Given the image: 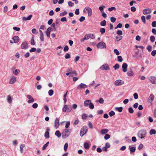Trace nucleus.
I'll return each instance as SVG.
<instances>
[{"mask_svg":"<svg viewBox=\"0 0 156 156\" xmlns=\"http://www.w3.org/2000/svg\"><path fill=\"white\" fill-rule=\"evenodd\" d=\"M71 132V129H65L62 132V137L63 139H66L69 136Z\"/></svg>","mask_w":156,"mask_h":156,"instance_id":"nucleus-1","label":"nucleus"},{"mask_svg":"<svg viewBox=\"0 0 156 156\" xmlns=\"http://www.w3.org/2000/svg\"><path fill=\"white\" fill-rule=\"evenodd\" d=\"M147 134V132L145 130L142 129L139 131L137 133V136L140 139H144Z\"/></svg>","mask_w":156,"mask_h":156,"instance_id":"nucleus-2","label":"nucleus"},{"mask_svg":"<svg viewBox=\"0 0 156 156\" xmlns=\"http://www.w3.org/2000/svg\"><path fill=\"white\" fill-rule=\"evenodd\" d=\"M88 130V128L86 126H83L81 129L80 135L81 136H83Z\"/></svg>","mask_w":156,"mask_h":156,"instance_id":"nucleus-3","label":"nucleus"},{"mask_svg":"<svg viewBox=\"0 0 156 156\" xmlns=\"http://www.w3.org/2000/svg\"><path fill=\"white\" fill-rule=\"evenodd\" d=\"M72 110L71 106L70 105H65L64 107L63 108L62 111L63 112H70Z\"/></svg>","mask_w":156,"mask_h":156,"instance_id":"nucleus-4","label":"nucleus"},{"mask_svg":"<svg viewBox=\"0 0 156 156\" xmlns=\"http://www.w3.org/2000/svg\"><path fill=\"white\" fill-rule=\"evenodd\" d=\"M87 11L88 12V16L90 17L92 15V10L91 8L89 7H85L83 9V12L84 13H86Z\"/></svg>","mask_w":156,"mask_h":156,"instance_id":"nucleus-5","label":"nucleus"},{"mask_svg":"<svg viewBox=\"0 0 156 156\" xmlns=\"http://www.w3.org/2000/svg\"><path fill=\"white\" fill-rule=\"evenodd\" d=\"M96 46L98 48H106V45L104 42L102 41L98 43Z\"/></svg>","mask_w":156,"mask_h":156,"instance_id":"nucleus-6","label":"nucleus"},{"mask_svg":"<svg viewBox=\"0 0 156 156\" xmlns=\"http://www.w3.org/2000/svg\"><path fill=\"white\" fill-rule=\"evenodd\" d=\"M100 69L102 70H108L110 69V68L108 64L107 63L105 64L100 67Z\"/></svg>","mask_w":156,"mask_h":156,"instance_id":"nucleus-7","label":"nucleus"},{"mask_svg":"<svg viewBox=\"0 0 156 156\" xmlns=\"http://www.w3.org/2000/svg\"><path fill=\"white\" fill-rule=\"evenodd\" d=\"M12 39L13 41L12 40H10V42L11 43L13 44L14 43H18L20 40L18 36H14L12 38Z\"/></svg>","mask_w":156,"mask_h":156,"instance_id":"nucleus-8","label":"nucleus"},{"mask_svg":"<svg viewBox=\"0 0 156 156\" xmlns=\"http://www.w3.org/2000/svg\"><path fill=\"white\" fill-rule=\"evenodd\" d=\"M27 98L29 99L27 101V102L29 104L33 103L34 101V99L30 95H27Z\"/></svg>","mask_w":156,"mask_h":156,"instance_id":"nucleus-9","label":"nucleus"},{"mask_svg":"<svg viewBox=\"0 0 156 156\" xmlns=\"http://www.w3.org/2000/svg\"><path fill=\"white\" fill-rule=\"evenodd\" d=\"M149 80L153 84H156V77L154 76H151L149 77Z\"/></svg>","mask_w":156,"mask_h":156,"instance_id":"nucleus-10","label":"nucleus"},{"mask_svg":"<svg viewBox=\"0 0 156 156\" xmlns=\"http://www.w3.org/2000/svg\"><path fill=\"white\" fill-rule=\"evenodd\" d=\"M124 83V82L123 81L120 80H118L115 81L114 84L116 86H120L122 85Z\"/></svg>","mask_w":156,"mask_h":156,"instance_id":"nucleus-11","label":"nucleus"},{"mask_svg":"<svg viewBox=\"0 0 156 156\" xmlns=\"http://www.w3.org/2000/svg\"><path fill=\"white\" fill-rule=\"evenodd\" d=\"M16 77L14 76H13L10 79L9 83L12 84L14 83L16 81Z\"/></svg>","mask_w":156,"mask_h":156,"instance_id":"nucleus-12","label":"nucleus"},{"mask_svg":"<svg viewBox=\"0 0 156 156\" xmlns=\"http://www.w3.org/2000/svg\"><path fill=\"white\" fill-rule=\"evenodd\" d=\"M59 118H56L54 126L56 129L58 128L59 125Z\"/></svg>","mask_w":156,"mask_h":156,"instance_id":"nucleus-13","label":"nucleus"},{"mask_svg":"<svg viewBox=\"0 0 156 156\" xmlns=\"http://www.w3.org/2000/svg\"><path fill=\"white\" fill-rule=\"evenodd\" d=\"M151 9L148 8L147 9H145L143 10V13L144 15L147 14L151 13Z\"/></svg>","mask_w":156,"mask_h":156,"instance_id":"nucleus-14","label":"nucleus"},{"mask_svg":"<svg viewBox=\"0 0 156 156\" xmlns=\"http://www.w3.org/2000/svg\"><path fill=\"white\" fill-rule=\"evenodd\" d=\"M87 87V86L86 84L83 83H81L77 86V88L78 89H83L86 88Z\"/></svg>","mask_w":156,"mask_h":156,"instance_id":"nucleus-15","label":"nucleus"},{"mask_svg":"<svg viewBox=\"0 0 156 156\" xmlns=\"http://www.w3.org/2000/svg\"><path fill=\"white\" fill-rule=\"evenodd\" d=\"M154 96L153 94H150L147 99L148 102L152 104V102L154 100Z\"/></svg>","mask_w":156,"mask_h":156,"instance_id":"nucleus-16","label":"nucleus"},{"mask_svg":"<svg viewBox=\"0 0 156 156\" xmlns=\"http://www.w3.org/2000/svg\"><path fill=\"white\" fill-rule=\"evenodd\" d=\"M21 47L22 49H26L28 48V44L26 42H23L21 44Z\"/></svg>","mask_w":156,"mask_h":156,"instance_id":"nucleus-17","label":"nucleus"},{"mask_svg":"<svg viewBox=\"0 0 156 156\" xmlns=\"http://www.w3.org/2000/svg\"><path fill=\"white\" fill-rule=\"evenodd\" d=\"M127 67L128 65L127 63H124L122 64V67L123 72H126L127 70Z\"/></svg>","mask_w":156,"mask_h":156,"instance_id":"nucleus-18","label":"nucleus"},{"mask_svg":"<svg viewBox=\"0 0 156 156\" xmlns=\"http://www.w3.org/2000/svg\"><path fill=\"white\" fill-rule=\"evenodd\" d=\"M108 132V130L107 129H101L100 131V134L102 135L106 134Z\"/></svg>","mask_w":156,"mask_h":156,"instance_id":"nucleus-19","label":"nucleus"},{"mask_svg":"<svg viewBox=\"0 0 156 156\" xmlns=\"http://www.w3.org/2000/svg\"><path fill=\"white\" fill-rule=\"evenodd\" d=\"M51 30V28L50 27H48L46 31L47 36L48 37H50V32Z\"/></svg>","mask_w":156,"mask_h":156,"instance_id":"nucleus-20","label":"nucleus"},{"mask_svg":"<svg viewBox=\"0 0 156 156\" xmlns=\"http://www.w3.org/2000/svg\"><path fill=\"white\" fill-rule=\"evenodd\" d=\"M91 102L90 100H86L84 102V105L86 107L88 106Z\"/></svg>","mask_w":156,"mask_h":156,"instance_id":"nucleus-21","label":"nucleus"},{"mask_svg":"<svg viewBox=\"0 0 156 156\" xmlns=\"http://www.w3.org/2000/svg\"><path fill=\"white\" fill-rule=\"evenodd\" d=\"M32 17V15H30L27 18H26L25 17H23L22 18V20L23 21L30 20L31 19V17Z\"/></svg>","mask_w":156,"mask_h":156,"instance_id":"nucleus-22","label":"nucleus"},{"mask_svg":"<svg viewBox=\"0 0 156 156\" xmlns=\"http://www.w3.org/2000/svg\"><path fill=\"white\" fill-rule=\"evenodd\" d=\"M129 148L130 150V154L131 153H133L135 152L136 151V148L134 147H130V146H129Z\"/></svg>","mask_w":156,"mask_h":156,"instance_id":"nucleus-23","label":"nucleus"},{"mask_svg":"<svg viewBox=\"0 0 156 156\" xmlns=\"http://www.w3.org/2000/svg\"><path fill=\"white\" fill-rule=\"evenodd\" d=\"M84 147L85 149L88 150L89 149L90 145L88 143L86 142L84 144Z\"/></svg>","mask_w":156,"mask_h":156,"instance_id":"nucleus-24","label":"nucleus"},{"mask_svg":"<svg viewBox=\"0 0 156 156\" xmlns=\"http://www.w3.org/2000/svg\"><path fill=\"white\" fill-rule=\"evenodd\" d=\"M55 135L58 138L60 137L61 136V134L59 130H57L55 132Z\"/></svg>","mask_w":156,"mask_h":156,"instance_id":"nucleus-25","label":"nucleus"},{"mask_svg":"<svg viewBox=\"0 0 156 156\" xmlns=\"http://www.w3.org/2000/svg\"><path fill=\"white\" fill-rule=\"evenodd\" d=\"M8 102L9 103H11L12 102V97L10 95H8L7 96V99Z\"/></svg>","mask_w":156,"mask_h":156,"instance_id":"nucleus-26","label":"nucleus"},{"mask_svg":"<svg viewBox=\"0 0 156 156\" xmlns=\"http://www.w3.org/2000/svg\"><path fill=\"white\" fill-rule=\"evenodd\" d=\"M115 109L119 112H121L123 110V108L122 107H116Z\"/></svg>","mask_w":156,"mask_h":156,"instance_id":"nucleus-27","label":"nucleus"},{"mask_svg":"<svg viewBox=\"0 0 156 156\" xmlns=\"http://www.w3.org/2000/svg\"><path fill=\"white\" fill-rule=\"evenodd\" d=\"M20 72V70L19 69H16L14 71H13L12 72V73L14 74L15 75H17Z\"/></svg>","mask_w":156,"mask_h":156,"instance_id":"nucleus-28","label":"nucleus"},{"mask_svg":"<svg viewBox=\"0 0 156 156\" xmlns=\"http://www.w3.org/2000/svg\"><path fill=\"white\" fill-rule=\"evenodd\" d=\"M149 133L151 135L155 134L156 133V131L154 129H151L150 130Z\"/></svg>","mask_w":156,"mask_h":156,"instance_id":"nucleus-29","label":"nucleus"},{"mask_svg":"<svg viewBox=\"0 0 156 156\" xmlns=\"http://www.w3.org/2000/svg\"><path fill=\"white\" fill-rule=\"evenodd\" d=\"M100 25L102 26H105L106 25V21L104 20L100 22Z\"/></svg>","mask_w":156,"mask_h":156,"instance_id":"nucleus-30","label":"nucleus"},{"mask_svg":"<svg viewBox=\"0 0 156 156\" xmlns=\"http://www.w3.org/2000/svg\"><path fill=\"white\" fill-rule=\"evenodd\" d=\"M63 122H66V124L65 125V127L67 129L68 128L70 125V122L69 121H64Z\"/></svg>","mask_w":156,"mask_h":156,"instance_id":"nucleus-31","label":"nucleus"},{"mask_svg":"<svg viewBox=\"0 0 156 156\" xmlns=\"http://www.w3.org/2000/svg\"><path fill=\"white\" fill-rule=\"evenodd\" d=\"M44 136L46 138H48L49 137V132H45L44 133Z\"/></svg>","mask_w":156,"mask_h":156,"instance_id":"nucleus-32","label":"nucleus"},{"mask_svg":"<svg viewBox=\"0 0 156 156\" xmlns=\"http://www.w3.org/2000/svg\"><path fill=\"white\" fill-rule=\"evenodd\" d=\"M49 144V142H48L46 143V144H44L42 148V149L43 150H44L48 146V144Z\"/></svg>","mask_w":156,"mask_h":156,"instance_id":"nucleus-33","label":"nucleus"},{"mask_svg":"<svg viewBox=\"0 0 156 156\" xmlns=\"http://www.w3.org/2000/svg\"><path fill=\"white\" fill-rule=\"evenodd\" d=\"M123 60V59L121 56H119L117 57V61L119 62H121Z\"/></svg>","mask_w":156,"mask_h":156,"instance_id":"nucleus-34","label":"nucleus"},{"mask_svg":"<svg viewBox=\"0 0 156 156\" xmlns=\"http://www.w3.org/2000/svg\"><path fill=\"white\" fill-rule=\"evenodd\" d=\"M127 74L129 76H132L134 74L133 72L132 71H129L127 72Z\"/></svg>","mask_w":156,"mask_h":156,"instance_id":"nucleus-35","label":"nucleus"},{"mask_svg":"<svg viewBox=\"0 0 156 156\" xmlns=\"http://www.w3.org/2000/svg\"><path fill=\"white\" fill-rule=\"evenodd\" d=\"M110 137V136L108 134H106L104 136V139L105 140L108 139Z\"/></svg>","mask_w":156,"mask_h":156,"instance_id":"nucleus-36","label":"nucleus"},{"mask_svg":"<svg viewBox=\"0 0 156 156\" xmlns=\"http://www.w3.org/2000/svg\"><path fill=\"white\" fill-rule=\"evenodd\" d=\"M68 147V144L67 143H66L65 144L64 147V149L65 151H67Z\"/></svg>","mask_w":156,"mask_h":156,"instance_id":"nucleus-37","label":"nucleus"},{"mask_svg":"<svg viewBox=\"0 0 156 156\" xmlns=\"http://www.w3.org/2000/svg\"><path fill=\"white\" fill-rule=\"evenodd\" d=\"M122 37L121 36H117L116 37V39L117 41H119L122 39Z\"/></svg>","mask_w":156,"mask_h":156,"instance_id":"nucleus-38","label":"nucleus"},{"mask_svg":"<svg viewBox=\"0 0 156 156\" xmlns=\"http://www.w3.org/2000/svg\"><path fill=\"white\" fill-rule=\"evenodd\" d=\"M115 70H116L117 69L119 68V65L118 64H116L114 66H113Z\"/></svg>","mask_w":156,"mask_h":156,"instance_id":"nucleus-39","label":"nucleus"},{"mask_svg":"<svg viewBox=\"0 0 156 156\" xmlns=\"http://www.w3.org/2000/svg\"><path fill=\"white\" fill-rule=\"evenodd\" d=\"M141 19L142 21L144 24H145L146 23L145 17L144 16H142L141 17Z\"/></svg>","mask_w":156,"mask_h":156,"instance_id":"nucleus-40","label":"nucleus"},{"mask_svg":"<svg viewBox=\"0 0 156 156\" xmlns=\"http://www.w3.org/2000/svg\"><path fill=\"white\" fill-rule=\"evenodd\" d=\"M105 31V29L104 28H101L100 29V32L101 34H104Z\"/></svg>","mask_w":156,"mask_h":156,"instance_id":"nucleus-41","label":"nucleus"},{"mask_svg":"<svg viewBox=\"0 0 156 156\" xmlns=\"http://www.w3.org/2000/svg\"><path fill=\"white\" fill-rule=\"evenodd\" d=\"M89 106V108L91 109H93L94 108V105L92 103H91V102L90 103Z\"/></svg>","mask_w":156,"mask_h":156,"instance_id":"nucleus-42","label":"nucleus"},{"mask_svg":"<svg viewBox=\"0 0 156 156\" xmlns=\"http://www.w3.org/2000/svg\"><path fill=\"white\" fill-rule=\"evenodd\" d=\"M67 13V11H65L63 12H61L60 14V16H63L66 15Z\"/></svg>","mask_w":156,"mask_h":156,"instance_id":"nucleus-43","label":"nucleus"},{"mask_svg":"<svg viewBox=\"0 0 156 156\" xmlns=\"http://www.w3.org/2000/svg\"><path fill=\"white\" fill-rule=\"evenodd\" d=\"M152 47L150 45H148L146 49L149 52H150L151 51Z\"/></svg>","mask_w":156,"mask_h":156,"instance_id":"nucleus-44","label":"nucleus"},{"mask_svg":"<svg viewBox=\"0 0 156 156\" xmlns=\"http://www.w3.org/2000/svg\"><path fill=\"white\" fill-rule=\"evenodd\" d=\"M34 38L33 37L31 40L30 44L32 45H34L35 44Z\"/></svg>","mask_w":156,"mask_h":156,"instance_id":"nucleus-45","label":"nucleus"},{"mask_svg":"<svg viewBox=\"0 0 156 156\" xmlns=\"http://www.w3.org/2000/svg\"><path fill=\"white\" fill-rule=\"evenodd\" d=\"M25 145L23 144H21L20 145V151L21 153H22L23 152V147H25Z\"/></svg>","mask_w":156,"mask_h":156,"instance_id":"nucleus-46","label":"nucleus"},{"mask_svg":"<svg viewBox=\"0 0 156 156\" xmlns=\"http://www.w3.org/2000/svg\"><path fill=\"white\" fill-rule=\"evenodd\" d=\"M53 92H54V91L52 90V89L50 90H49L48 92L49 95L50 96H52L53 94Z\"/></svg>","mask_w":156,"mask_h":156,"instance_id":"nucleus-47","label":"nucleus"},{"mask_svg":"<svg viewBox=\"0 0 156 156\" xmlns=\"http://www.w3.org/2000/svg\"><path fill=\"white\" fill-rule=\"evenodd\" d=\"M155 40V37L153 36H151L150 37V41H151L153 42Z\"/></svg>","mask_w":156,"mask_h":156,"instance_id":"nucleus-48","label":"nucleus"},{"mask_svg":"<svg viewBox=\"0 0 156 156\" xmlns=\"http://www.w3.org/2000/svg\"><path fill=\"white\" fill-rule=\"evenodd\" d=\"M89 38L91 39H94L95 38V36L93 34H89Z\"/></svg>","mask_w":156,"mask_h":156,"instance_id":"nucleus-49","label":"nucleus"},{"mask_svg":"<svg viewBox=\"0 0 156 156\" xmlns=\"http://www.w3.org/2000/svg\"><path fill=\"white\" fill-rule=\"evenodd\" d=\"M114 52L116 54V55H118L120 54L119 52L117 49H114Z\"/></svg>","mask_w":156,"mask_h":156,"instance_id":"nucleus-50","label":"nucleus"},{"mask_svg":"<svg viewBox=\"0 0 156 156\" xmlns=\"http://www.w3.org/2000/svg\"><path fill=\"white\" fill-rule=\"evenodd\" d=\"M70 55L69 53H66L65 55V58L66 59H68L70 58Z\"/></svg>","mask_w":156,"mask_h":156,"instance_id":"nucleus-51","label":"nucleus"},{"mask_svg":"<svg viewBox=\"0 0 156 156\" xmlns=\"http://www.w3.org/2000/svg\"><path fill=\"white\" fill-rule=\"evenodd\" d=\"M108 114L110 116H112L115 115V112L113 111H111Z\"/></svg>","mask_w":156,"mask_h":156,"instance_id":"nucleus-52","label":"nucleus"},{"mask_svg":"<svg viewBox=\"0 0 156 156\" xmlns=\"http://www.w3.org/2000/svg\"><path fill=\"white\" fill-rule=\"evenodd\" d=\"M38 104L37 103H34L32 105V107L34 108H36L38 107Z\"/></svg>","mask_w":156,"mask_h":156,"instance_id":"nucleus-53","label":"nucleus"},{"mask_svg":"<svg viewBox=\"0 0 156 156\" xmlns=\"http://www.w3.org/2000/svg\"><path fill=\"white\" fill-rule=\"evenodd\" d=\"M151 54L152 56H155L156 54V50H154L152 51L151 52Z\"/></svg>","mask_w":156,"mask_h":156,"instance_id":"nucleus-54","label":"nucleus"},{"mask_svg":"<svg viewBox=\"0 0 156 156\" xmlns=\"http://www.w3.org/2000/svg\"><path fill=\"white\" fill-rule=\"evenodd\" d=\"M85 20V17L84 16H82L79 19V21L80 22H83Z\"/></svg>","mask_w":156,"mask_h":156,"instance_id":"nucleus-55","label":"nucleus"},{"mask_svg":"<svg viewBox=\"0 0 156 156\" xmlns=\"http://www.w3.org/2000/svg\"><path fill=\"white\" fill-rule=\"evenodd\" d=\"M104 99L102 98H101L99 100L98 102L100 104H102L104 103Z\"/></svg>","mask_w":156,"mask_h":156,"instance_id":"nucleus-56","label":"nucleus"},{"mask_svg":"<svg viewBox=\"0 0 156 156\" xmlns=\"http://www.w3.org/2000/svg\"><path fill=\"white\" fill-rule=\"evenodd\" d=\"M110 20L112 22L114 23L116 21V19L113 17H112L110 18Z\"/></svg>","mask_w":156,"mask_h":156,"instance_id":"nucleus-57","label":"nucleus"},{"mask_svg":"<svg viewBox=\"0 0 156 156\" xmlns=\"http://www.w3.org/2000/svg\"><path fill=\"white\" fill-rule=\"evenodd\" d=\"M13 29L17 31H19L20 30V27H14Z\"/></svg>","mask_w":156,"mask_h":156,"instance_id":"nucleus-58","label":"nucleus"},{"mask_svg":"<svg viewBox=\"0 0 156 156\" xmlns=\"http://www.w3.org/2000/svg\"><path fill=\"white\" fill-rule=\"evenodd\" d=\"M68 4L69 6L71 7H73L74 5V3L71 1L68 2Z\"/></svg>","mask_w":156,"mask_h":156,"instance_id":"nucleus-59","label":"nucleus"},{"mask_svg":"<svg viewBox=\"0 0 156 156\" xmlns=\"http://www.w3.org/2000/svg\"><path fill=\"white\" fill-rule=\"evenodd\" d=\"M69 47L67 45H66L65 46L63 49V51H64L66 52L67 51L69 50Z\"/></svg>","mask_w":156,"mask_h":156,"instance_id":"nucleus-60","label":"nucleus"},{"mask_svg":"<svg viewBox=\"0 0 156 156\" xmlns=\"http://www.w3.org/2000/svg\"><path fill=\"white\" fill-rule=\"evenodd\" d=\"M117 34L119 35H122V32L121 30H118L117 31Z\"/></svg>","mask_w":156,"mask_h":156,"instance_id":"nucleus-61","label":"nucleus"},{"mask_svg":"<svg viewBox=\"0 0 156 156\" xmlns=\"http://www.w3.org/2000/svg\"><path fill=\"white\" fill-rule=\"evenodd\" d=\"M128 110L129 112L131 113H132L134 112V110L132 107L129 108L128 109Z\"/></svg>","mask_w":156,"mask_h":156,"instance_id":"nucleus-62","label":"nucleus"},{"mask_svg":"<svg viewBox=\"0 0 156 156\" xmlns=\"http://www.w3.org/2000/svg\"><path fill=\"white\" fill-rule=\"evenodd\" d=\"M143 145L142 144H140L139 146L138 149L139 150H141L143 147Z\"/></svg>","mask_w":156,"mask_h":156,"instance_id":"nucleus-63","label":"nucleus"},{"mask_svg":"<svg viewBox=\"0 0 156 156\" xmlns=\"http://www.w3.org/2000/svg\"><path fill=\"white\" fill-rule=\"evenodd\" d=\"M151 25L153 27H156V21H154L153 22L151 23Z\"/></svg>","mask_w":156,"mask_h":156,"instance_id":"nucleus-64","label":"nucleus"}]
</instances>
